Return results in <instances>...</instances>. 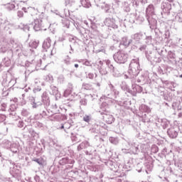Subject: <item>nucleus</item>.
<instances>
[{"label": "nucleus", "instance_id": "41", "mask_svg": "<svg viewBox=\"0 0 182 182\" xmlns=\"http://www.w3.org/2000/svg\"><path fill=\"white\" fill-rule=\"evenodd\" d=\"M30 48H32L33 49H36L38 46H39V41H33L29 43Z\"/></svg>", "mask_w": 182, "mask_h": 182}, {"label": "nucleus", "instance_id": "62", "mask_svg": "<svg viewBox=\"0 0 182 182\" xmlns=\"http://www.w3.org/2000/svg\"><path fill=\"white\" fill-rule=\"evenodd\" d=\"M6 9L9 11H12V9H15V4L14 3H9L6 4Z\"/></svg>", "mask_w": 182, "mask_h": 182}, {"label": "nucleus", "instance_id": "21", "mask_svg": "<svg viewBox=\"0 0 182 182\" xmlns=\"http://www.w3.org/2000/svg\"><path fill=\"white\" fill-rule=\"evenodd\" d=\"M131 43H133V40H129V38L127 36H124L122 38L120 45H123V46H125V48H129Z\"/></svg>", "mask_w": 182, "mask_h": 182}, {"label": "nucleus", "instance_id": "48", "mask_svg": "<svg viewBox=\"0 0 182 182\" xmlns=\"http://www.w3.org/2000/svg\"><path fill=\"white\" fill-rule=\"evenodd\" d=\"M22 11L25 12V14H31L33 11H35V8L33 7H23Z\"/></svg>", "mask_w": 182, "mask_h": 182}, {"label": "nucleus", "instance_id": "59", "mask_svg": "<svg viewBox=\"0 0 182 182\" xmlns=\"http://www.w3.org/2000/svg\"><path fill=\"white\" fill-rule=\"evenodd\" d=\"M71 93H72V87H69L65 90L63 96L64 97H68V96H69V95H70Z\"/></svg>", "mask_w": 182, "mask_h": 182}, {"label": "nucleus", "instance_id": "28", "mask_svg": "<svg viewBox=\"0 0 182 182\" xmlns=\"http://www.w3.org/2000/svg\"><path fill=\"white\" fill-rule=\"evenodd\" d=\"M64 117H65L62 114H56L49 117L48 119L50 120H56L57 122H60V120H63Z\"/></svg>", "mask_w": 182, "mask_h": 182}, {"label": "nucleus", "instance_id": "20", "mask_svg": "<svg viewBox=\"0 0 182 182\" xmlns=\"http://www.w3.org/2000/svg\"><path fill=\"white\" fill-rule=\"evenodd\" d=\"M136 19V15L134 14H128L124 19L125 23H128L129 25H132L134 23Z\"/></svg>", "mask_w": 182, "mask_h": 182}, {"label": "nucleus", "instance_id": "15", "mask_svg": "<svg viewBox=\"0 0 182 182\" xmlns=\"http://www.w3.org/2000/svg\"><path fill=\"white\" fill-rule=\"evenodd\" d=\"M161 8L162 9L163 14H166L168 15L170 14V11L173 9V6L168 2H163L161 4Z\"/></svg>", "mask_w": 182, "mask_h": 182}, {"label": "nucleus", "instance_id": "25", "mask_svg": "<svg viewBox=\"0 0 182 182\" xmlns=\"http://www.w3.org/2000/svg\"><path fill=\"white\" fill-rule=\"evenodd\" d=\"M88 100H93V95L92 94L86 95L84 98H82L80 101L81 106H86Z\"/></svg>", "mask_w": 182, "mask_h": 182}, {"label": "nucleus", "instance_id": "9", "mask_svg": "<svg viewBox=\"0 0 182 182\" xmlns=\"http://www.w3.org/2000/svg\"><path fill=\"white\" fill-rule=\"evenodd\" d=\"M9 46H10L12 53H18L22 50V44L21 43L15 42V40L11 38L9 41Z\"/></svg>", "mask_w": 182, "mask_h": 182}, {"label": "nucleus", "instance_id": "64", "mask_svg": "<svg viewBox=\"0 0 182 182\" xmlns=\"http://www.w3.org/2000/svg\"><path fill=\"white\" fill-rule=\"evenodd\" d=\"M151 153H158L159 152V147L156 145H153L151 149Z\"/></svg>", "mask_w": 182, "mask_h": 182}, {"label": "nucleus", "instance_id": "52", "mask_svg": "<svg viewBox=\"0 0 182 182\" xmlns=\"http://www.w3.org/2000/svg\"><path fill=\"white\" fill-rule=\"evenodd\" d=\"M99 72L100 75H102V76L107 75L108 73L107 69L105 68L104 67H100V68L99 69Z\"/></svg>", "mask_w": 182, "mask_h": 182}, {"label": "nucleus", "instance_id": "45", "mask_svg": "<svg viewBox=\"0 0 182 182\" xmlns=\"http://www.w3.org/2000/svg\"><path fill=\"white\" fill-rule=\"evenodd\" d=\"M164 2H168L171 6H173V8H175L176 6H177V8H180V4L177 2H175L174 0H166V1H164Z\"/></svg>", "mask_w": 182, "mask_h": 182}, {"label": "nucleus", "instance_id": "30", "mask_svg": "<svg viewBox=\"0 0 182 182\" xmlns=\"http://www.w3.org/2000/svg\"><path fill=\"white\" fill-rule=\"evenodd\" d=\"M9 150L12 153H18L19 152V144L16 143H11V145L10 146V148H9Z\"/></svg>", "mask_w": 182, "mask_h": 182}, {"label": "nucleus", "instance_id": "50", "mask_svg": "<svg viewBox=\"0 0 182 182\" xmlns=\"http://www.w3.org/2000/svg\"><path fill=\"white\" fill-rule=\"evenodd\" d=\"M123 6H124V11L125 12H130V4L129 3L124 1Z\"/></svg>", "mask_w": 182, "mask_h": 182}, {"label": "nucleus", "instance_id": "44", "mask_svg": "<svg viewBox=\"0 0 182 182\" xmlns=\"http://www.w3.org/2000/svg\"><path fill=\"white\" fill-rule=\"evenodd\" d=\"M174 12L177 14V15L176 16V19H177V21H178L179 22L182 23V11H177V10H174Z\"/></svg>", "mask_w": 182, "mask_h": 182}, {"label": "nucleus", "instance_id": "18", "mask_svg": "<svg viewBox=\"0 0 182 182\" xmlns=\"http://www.w3.org/2000/svg\"><path fill=\"white\" fill-rule=\"evenodd\" d=\"M167 133L168 136H169L171 139H176V137L178 136V132L177 129L174 127L169 128L167 131Z\"/></svg>", "mask_w": 182, "mask_h": 182}, {"label": "nucleus", "instance_id": "7", "mask_svg": "<svg viewBox=\"0 0 182 182\" xmlns=\"http://www.w3.org/2000/svg\"><path fill=\"white\" fill-rule=\"evenodd\" d=\"M16 84V79H15V77H14L12 74H11L9 72H7L3 75L2 85L4 86H7V87H12L13 86H15Z\"/></svg>", "mask_w": 182, "mask_h": 182}, {"label": "nucleus", "instance_id": "19", "mask_svg": "<svg viewBox=\"0 0 182 182\" xmlns=\"http://www.w3.org/2000/svg\"><path fill=\"white\" fill-rule=\"evenodd\" d=\"M59 164H60V166H65V164H75V160L69 159L68 157L62 158L59 161Z\"/></svg>", "mask_w": 182, "mask_h": 182}, {"label": "nucleus", "instance_id": "49", "mask_svg": "<svg viewBox=\"0 0 182 182\" xmlns=\"http://www.w3.org/2000/svg\"><path fill=\"white\" fill-rule=\"evenodd\" d=\"M109 140L112 143V144H119V138L117 137L111 136L109 137Z\"/></svg>", "mask_w": 182, "mask_h": 182}, {"label": "nucleus", "instance_id": "58", "mask_svg": "<svg viewBox=\"0 0 182 182\" xmlns=\"http://www.w3.org/2000/svg\"><path fill=\"white\" fill-rule=\"evenodd\" d=\"M100 127L97 126V128H96V127L91 128V129H90V132L91 133H95L96 134H98V133L100 132V131L99 130V128H100Z\"/></svg>", "mask_w": 182, "mask_h": 182}, {"label": "nucleus", "instance_id": "53", "mask_svg": "<svg viewBox=\"0 0 182 182\" xmlns=\"http://www.w3.org/2000/svg\"><path fill=\"white\" fill-rule=\"evenodd\" d=\"M50 90H52V95H58V87L53 85H51L50 86Z\"/></svg>", "mask_w": 182, "mask_h": 182}, {"label": "nucleus", "instance_id": "55", "mask_svg": "<svg viewBox=\"0 0 182 182\" xmlns=\"http://www.w3.org/2000/svg\"><path fill=\"white\" fill-rule=\"evenodd\" d=\"M21 114L24 117H28V116H29L31 114V112H29V111L26 109H23L21 110Z\"/></svg>", "mask_w": 182, "mask_h": 182}, {"label": "nucleus", "instance_id": "57", "mask_svg": "<svg viewBox=\"0 0 182 182\" xmlns=\"http://www.w3.org/2000/svg\"><path fill=\"white\" fill-rule=\"evenodd\" d=\"M6 107H8V105L6 103L3 102L0 105V112H6Z\"/></svg>", "mask_w": 182, "mask_h": 182}, {"label": "nucleus", "instance_id": "56", "mask_svg": "<svg viewBox=\"0 0 182 182\" xmlns=\"http://www.w3.org/2000/svg\"><path fill=\"white\" fill-rule=\"evenodd\" d=\"M8 49H9V47L8 46V45L6 46L3 45L0 48V53H5L8 50Z\"/></svg>", "mask_w": 182, "mask_h": 182}, {"label": "nucleus", "instance_id": "12", "mask_svg": "<svg viewBox=\"0 0 182 182\" xmlns=\"http://www.w3.org/2000/svg\"><path fill=\"white\" fill-rule=\"evenodd\" d=\"M87 147H90V149L85 151V154H87V156H90L92 154V150H93V147L90 146V144H89L87 141H82L81 144H80L77 146V150L80 151V150H83V149H87Z\"/></svg>", "mask_w": 182, "mask_h": 182}, {"label": "nucleus", "instance_id": "35", "mask_svg": "<svg viewBox=\"0 0 182 182\" xmlns=\"http://www.w3.org/2000/svg\"><path fill=\"white\" fill-rule=\"evenodd\" d=\"M80 2L82 6H83L84 8H90L92 6L90 0H81Z\"/></svg>", "mask_w": 182, "mask_h": 182}, {"label": "nucleus", "instance_id": "10", "mask_svg": "<svg viewBox=\"0 0 182 182\" xmlns=\"http://www.w3.org/2000/svg\"><path fill=\"white\" fill-rule=\"evenodd\" d=\"M150 82H151V80H150V77H149V71L141 72L140 75L137 79V82L146 85L150 83Z\"/></svg>", "mask_w": 182, "mask_h": 182}, {"label": "nucleus", "instance_id": "26", "mask_svg": "<svg viewBox=\"0 0 182 182\" xmlns=\"http://www.w3.org/2000/svg\"><path fill=\"white\" fill-rule=\"evenodd\" d=\"M137 116L139 117V120L143 122V123H149V122H150V118L147 117V114L139 112Z\"/></svg>", "mask_w": 182, "mask_h": 182}, {"label": "nucleus", "instance_id": "4", "mask_svg": "<svg viewBox=\"0 0 182 182\" xmlns=\"http://www.w3.org/2000/svg\"><path fill=\"white\" fill-rule=\"evenodd\" d=\"M156 18H157V16H156V8H154V5L149 4L146 9V18L151 29H154L157 26Z\"/></svg>", "mask_w": 182, "mask_h": 182}, {"label": "nucleus", "instance_id": "13", "mask_svg": "<svg viewBox=\"0 0 182 182\" xmlns=\"http://www.w3.org/2000/svg\"><path fill=\"white\" fill-rule=\"evenodd\" d=\"M119 90H109V91H107L105 92V97L107 99H112V100H115V102H117V100L119 99Z\"/></svg>", "mask_w": 182, "mask_h": 182}, {"label": "nucleus", "instance_id": "27", "mask_svg": "<svg viewBox=\"0 0 182 182\" xmlns=\"http://www.w3.org/2000/svg\"><path fill=\"white\" fill-rule=\"evenodd\" d=\"M151 112V109L146 105H141L139 107V113H150Z\"/></svg>", "mask_w": 182, "mask_h": 182}, {"label": "nucleus", "instance_id": "23", "mask_svg": "<svg viewBox=\"0 0 182 182\" xmlns=\"http://www.w3.org/2000/svg\"><path fill=\"white\" fill-rule=\"evenodd\" d=\"M23 130L24 132H28V133H29L32 137H36V136H38V133H36L35 130L32 129V125H26Z\"/></svg>", "mask_w": 182, "mask_h": 182}, {"label": "nucleus", "instance_id": "61", "mask_svg": "<svg viewBox=\"0 0 182 182\" xmlns=\"http://www.w3.org/2000/svg\"><path fill=\"white\" fill-rule=\"evenodd\" d=\"M45 79L47 82H49L50 83H53V76H52V75L49 74L46 75Z\"/></svg>", "mask_w": 182, "mask_h": 182}, {"label": "nucleus", "instance_id": "42", "mask_svg": "<svg viewBox=\"0 0 182 182\" xmlns=\"http://www.w3.org/2000/svg\"><path fill=\"white\" fill-rule=\"evenodd\" d=\"M153 42V37L151 36H146L144 39V43L146 45H151Z\"/></svg>", "mask_w": 182, "mask_h": 182}, {"label": "nucleus", "instance_id": "22", "mask_svg": "<svg viewBox=\"0 0 182 182\" xmlns=\"http://www.w3.org/2000/svg\"><path fill=\"white\" fill-rule=\"evenodd\" d=\"M72 126H73V124H72V121H68L65 124H61V125L58 127V129H59L60 130H62L63 129L64 132H65V133H68L67 130H69V129H70Z\"/></svg>", "mask_w": 182, "mask_h": 182}, {"label": "nucleus", "instance_id": "47", "mask_svg": "<svg viewBox=\"0 0 182 182\" xmlns=\"http://www.w3.org/2000/svg\"><path fill=\"white\" fill-rule=\"evenodd\" d=\"M168 124H170V122L167 121V119H162L161 126L163 127V129H167L168 127Z\"/></svg>", "mask_w": 182, "mask_h": 182}, {"label": "nucleus", "instance_id": "16", "mask_svg": "<svg viewBox=\"0 0 182 182\" xmlns=\"http://www.w3.org/2000/svg\"><path fill=\"white\" fill-rule=\"evenodd\" d=\"M41 103L45 106V107H48L50 105V100L49 99V95L48 92H44L41 95Z\"/></svg>", "mask_w": 182, "mask_h": 182}, {"label": "nucleus", "instance_id": "3", "mask_svg": "<svg viewBox=\"0 0 182 182\" xmlns=\"http://www.w3.org/2000/svg\"><path fill=\"white\" fill-rule=\"evenodd\" d=\"M143 36H144L143 32L136 33L131 36L132 42L134 41V44L131 46L132 50H135L136 52H139V50H140V52H145L146 49H147V45L141 44V42H140V41L143 39Z\"/></svg>", "mask_w": 182, "mask_h": 182}, {"label": "nucleus", "instance_id": "43", "mask_svg": "<svg viewBox=\"0 0 182 182\" xmlns=\"http://www.w3.org/2000/svg\"><path fill=\"white\" fill-rule=\"evenodd\" d=\"M33 126L34 127H36V129H41V130H43V124H42L41 122H39L38 121H35L33 123Z\"/></svg>", "mask_w": 182, "mask_h": 182}, {"label": "nucleus", "instance_id": "46", "mask_svg": "<svg viewBox=\"0 0 182 182\" xmlns=\"http://www.w3.org/2000/svg\"><path fill=\"white\" fill-rule=\"evenodd\" d=\"M154 41H155V42H158L159 43H160V42H163V37L160 36L159 33L156 32Z\"/></svg>", "mask_w": 182, "mask_h": 182}, {"label": "nucleus", "instance_id": "24", "mask_svg": "<svg viewBox=\"0 0 182 182\" xmlns=\"http://www.w3.org/2000/svg\"><path fill=\"white\" fill-rule=\"evenodd\" d=\"M98 63L99 65H100V66H103V65H105H105L109 69H110V70H112V72H114V66H113V64L112 63V61H110V60H105L104 61L100 60Z\"/></svg>", "mask_w": 182, "mask_h": 182}, {"label": "nucleus", "instance_id": "34", "mask_svg": "<svg viewBox=\"0 0 182 182\" xmlns=\"http://www.w3.org/2000/svg\"><path fill=\"white\" fill-rule=\"evenodd\" d=\"M86 77L87 79H90V80H93V79H97V73H86Z\"/></svg>", "mask_w": 182, "mask_h": 182}, {"label": "nucleus", "instance_id": "37", "mask_svg": "<svg viewBox=\"0 0 182 182\" xmlns=\"http://www.w3.org/2000/svg\"><path fill=\"white\" fill-rule=\"evenodd\" d=\"M136 21L138 22V23H142V22H144V14H136Z\"/></svg>", "mask_w": 182, "mask_h": 182}, {"label": "nucleus", "instance_id": "14", "mask_svg": "<svg viewBox=\"0 0 182 182\" xmlns=\"http://www.w3.org/2000/svg\"><path fill=\"white\" fill-rule=\"evenodd\" d=\"M104 23L106 26H108V28H112V29H117V28H119L117 22H116V20L114 18H106L104 21Z\"/></svg>", "mask_w": 182, "mask_h": 182}, {"label": "nucleus", "instance_id": "54", "mask_svg": "<svg viewBox=\"0 0 182 182\" xmlns=\"http://www.w3.org/2000/svg\"><path fill=\"white\" fill-rule=\"evenodd\" d=\"M91 120H92V116L90 115L85 114L83 117V121L85 122L86 123H90Z\"/></svg>", "mask_w": 182, "mask_h": 182}, {"label": "nucleus", "instance_id": "60", "mask_svg": "<svg viewBox=\"0 0 182 182\" xmlns=\"http://www.w3.org/2000/svg\"><path fill=\"white\" fill-rule=\"evenodd\" d=\"M58 82L60 85L65 83V76H63V75H59L58 77Z\"/></svg>", "mask_w": 182, "mask_h": 182}, {"label": "nucleus", "instance_id": "33", "mask_svg": "<svg viewBox=\"0 0 182 182\" xmlns=\"http://www.w3.org/2000/svg\"><path fill=\"white\" fill-rule=\"evenodd\" d=\"M75 0H65V6H67V8H75Z\"/></svg>", "mask_w": 182, "mask_h": 182}, {"label": "nucleus", "instance_id": "40", "mask_svg": "<svg viewBox=\"0 0 182 182\" xmlns=\"http://www.w3.org/2000/svg\"><path fill=\"white\" fill-rule=\"evenodd\" d=\"M102 9L106 12V14H109L110 12V5L105 3L104 4L101 5Z\"/></svg>", "mask_w": 182, "mask_h": 182}, {"label": "nucleus", "instance_id": "38", "mask_svg": "<svg viewBox=\"0 0 182 182\" xmlns=\"http://www.w3.org/2000/svg\"><path fill=\"white\" fill-rule=\"evenodd\" d=\"M82 89L83 90H92L93 89V85L90 83H83L82 85Z\"/></svg>", "mask_w": 182, "mask_h": 182}, {"label": "nucleus", "instance_id": "36", "mask_svg": "<svg viewBox=\"0 0 182 182\" xmlns=\"http://www.w3.org/2000/svg\"><path fill=\"white\" fill-rule=\"evenodd\" d=\"M16 109H18V105L11 104L10 105L9 109H8L9 114H14L13 113H14V112H15L16 110Z\"/></svg>", "mask_w": 182, "mask_h": 182}, {"label": "nucleus", "instance_id": "2", "mask_svg": "<svg viewBox=\"0 0 182 182\" xmlns=\"http://www.w3.org/2000/svg\"><path fill=\"white\" fill-rule=\"evenodd\" d=\"M126 143H127L129 147L130 154H139V153H147V146L144 144H139L137 141L134 139H125Z\"/></svg>", "mask_w": 182, "mask_h": 182}, {"label": "nucleus", "instance_id": "8", "mask_svg": "<svg viewBox=\"0 0 182 182\" xmlns=\"http://www.w3.org/2000/svg\"><path fill=\"white\" fill-rule=\"evenodd\" d=\"M42 65V60L39 59L36 60L35 59L26 61V67L28 68V72H33L41 68Z\"/></svg>", "mask_w": 182, "mask_h": 182}, {"label": "nucleus", "instance_id": "11", "mask_svg": "<svg viewBox=\"0 0 182 182\" xmlns=\"http://www.w3.org/2000/svg\"><path fill=\"white\" fill-rule=\"evenodd\" d=\"M31 28L34 29L36 32L39 31H46V28L43 26V21L41 19H35L34 21L31 23Z\"/></svg>", "mask_w": 182, "mask_h": 182}, {"label": "nucleus", "instance_id": "17", "mask_svg": "<svg viewBox=\"0 0 182 182\" xmlns=\"http://www.w3.org/2000/svg\"><path fill=\"white\" fill-rule=\"evenodd\" d=\"M29 103L33 109H38L40 106H43L42 102L36 101L33 97L29 98Z\"/></svg>", "mask_w": 182, "mask_h": 182}, {"label": "nucleus", "instance_id": "6", "mask_svg": "<svg viewBox=\"0 0 182 182\" xmlns=\"http://www.w3.org/2000/svg\"><path fill=\"white\" fill-rule=\"evenodd\" d=\"M113 58L116 63L123 65L127 62V59H129V54L123 50H119L114 53Z\"/></svg>", "mask_w": 182, "mask_h": 182}, {"label": "nucleus", "instance_id": "29", "mask_svg": "<svg viewBox=\"0 0 182 182\" xmlns=\"http://www.w3.org/2000/svg\"><path fill=\"white\" fill-rule=\"evenodd\" d=\"M52 41L50 40V38H47L43 43V48L46 50V52H48V49L50 48V43Z\"/></svg>", "mask_w": 182, "mask_h": 182}, {"label": "nucleus", "instance_id": "32", "mask_svg": "<svg viewBox=\"0 0 182 182\" xmlns=\"http://www.w3.org/2000/svg\"><path fill=\"white\" fill-rule=\"evenodd\" d=\"M120 87L122 90H124V92H127V93H129L130 95V92L132 91V90H130L129 85H127V83L126 82L122 81L120 85Z\"/></svg>", "mask_w": 182, "mask_h": 182}, {"label": "nucleus", "instance_id": "1", "mask_svg": "<svg viewBox=\"0 0 182 182\" xmlns=\"http://www.w3.org/2000/svg\"><path fill=\"white\" fill-rule=\"evenodd\" d=\"M139 73L140 63H139V58L132 60L128 70V75H124L125 79H131L132 89L130 91V95L132 96H136L137 93H141L143 92V87L141 86L134 84L136 82L135 79L137 75Z\"/></svg>", "mask_w": 182, "mask_h": 182}, {"label": "nucleus", "instance_id": "5", "mask_svg": "<svg viewBox=\"0 0 182 182\" xmlns=\"http://www.w3.org/2000/svg\"><path fill=\"white\" fill-rule=\"evenodd\" d=\"M107 107L108 106L107 103H102L100 113L107 124H112V123L114 122V117H113L112 115L107 114Z\"/></svg>", "mask_w": 182, "mask_h": 182}, {"label": "nucleus", "instance_id": "63", "mask_svg": "<svg viewBox=\"0 0 182 182\" xmlns=\"http://www.w3.org/2000/svg\"><path fill=\"white\" fill-rule=\"evenodd\" d=\"M146 173H149V171H151L153 170V164H146Z\"/></svg>", "mask_w": 182, "mask_h": 182}, {"label": "nucleus", "instance_id": "31", "mask_svg": "<svg viewBox=\"0 0 182 182\" xmlns=\"http://www.w3.org/2000/svg\"><path fill=\"white\" fill-rule=\"evenodd\" d=\"M12 144V142L8 139H4L1 143L0 144V146H1L4 149H9Z\"/></svg>", "mask_w": 182, "mask_h": 182}, {"label": "nucleus", "instance_id": "39", "mask_svg": "<svg viewBox=\"0 0 182 182\" xmlns=\"http://www.w3.org/2000/svg\"><path fill=\"white\" fill-rule=\"evenodd\" d=\"M5 26H4V31H9L11 29V28H12V26H14V25L11 23H9V21L5 20L4 22L3 23Z\"/></svg>", "mask_w": 182, "mask_h": 182}, {"label": "nucleus", "instance_id": "51", "mask_svg": "<svg viewBox=\"0 0 182 182\" xmlns=\"http://www.w3.org/2000/svg\"><path fill=\"white\" fill-rule=\"evenodd\" d=\"M3 64L4 65V66H6V68L11 66V60L8 58H5L3 60Z\"/></svg>", "mask_w": 182, "mask_h": 182}]
</instances>
